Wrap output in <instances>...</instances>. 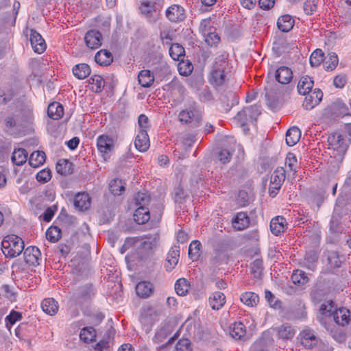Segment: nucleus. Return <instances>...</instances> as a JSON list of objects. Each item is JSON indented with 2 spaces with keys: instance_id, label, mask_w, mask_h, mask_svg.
Segmentation results:
<instances>
[{
  "instance_id": "obj_60",
  "label": "nucleus",
  "mask_w": 351,
  "mask_h": 351,
  "mask_svg": "<svg viewBox=\"0 0 351 351\" xmlns=\"http://www.w3.org/2000/svg\"><path fill=\"white\" fill-rule=\"evenodd\" d=\"M79 296L83 300L90 299L94 295V288L92 285H86L80 288Z\"/></svg>"
},
{
  "instance_id": "obj_22",
  "label": "nucleus",
  "mask_w": 351,
  "mask_h": 351,
  "mask_svg": "<svg viewBox=\"0 0 351 351\" xmlns=\"http://www.w3.org/2000/svg\"><path fill=\"white\" fill-rule=\"evenodd\" d=\"M95 60L99 65L106 66L111 64L113 61V56L108 50L101 49L96 53Z\"/></svg>"
},
{
  "instance_id": "obj_9",
  "label": "nucleus",
  "mask_w": 351,
  "mask_h": 351,
  "mask_svg": "<svg viewBox=\"0 0 351 351\" xmlns=\"http://www.w3.org/2000/svg\"><path fill=\"white\" fill-rule=\"evenodd\" d=\"M323 258L326 260L327 266L331 269L339 268L344 261V257L334 250H325Z\"/></svg>"
},
{
  "instance_id": "obj_8",
  "label": "nucleus",
  "mask_w": 351,
  "mask_h": 351,
  "mask_svg": "<svg viewBox=\"0 0 351 351\" xmlns=\"http://www.w3.org/2000/svg\"><path fill=\"white\" fill-rule=\"evenodd\" d=\"M23 250L24 261L27 265L32 266L39 265V261L41 260V253L37 247L29 246Z\"/></svg>"
},
{
  "instance_id": "obj_36",
  "label": "nucleus",
  "mask_w": 351,
  "mask_h": 351,
  "mask_svg": "<svg viewBox=\"0 0 351 351\" xmlns=\"http://www.w3.org/2000/svg\"><path fill=\"white\" fill-rule=\"evenodd\" d=\"M72 71L75 77L79 80H84L90 74L91 70L88 64L81 63L75 65Z\"/></svg>"
},
{
  "instance_id": "obj_50",
  "label": "nucleus",
  "mask_w": 351,
  "mask_h": 351,
  "mask_svg": "<svg viewBox=\"0 0 351 351\" xmlns=\"http://www.w3.org/2000/svg\"><path fill=\"white\" fill-rule=\"evenodd\" d=\"M338 62L339 58L337 55L334 52L330 53L324 61V69L327 71H332L337 67Z\"/></svg>"
},
{
  "instance_id": "obj_15",
  "label": "nucleus",
  "mask_w": 351,
  "mask_h": 351,
  "mask_svg": "<svg viewBox=\"0 0 351 351\" xmlns=\"http://www.w3.org/2000/svg\"><path fill=\"white\" fill-rule=\"evenodd\" d=\"M275 78L281 84H288L293 79V71L288 66H280L276 71Z\"/></svg>"
},
{
  "instance_id": "obj_57",
  "label": "nucleus",
  "mask_w": 351,
  "mask_h": 351,
  "mask_svg": "<svg viewBox=\"0 0 351 351\" xmlns=\"http://www.w3.org/2000/svg\"><path fill=\"white\" fill-rule=\"evenodd\" d=\"M324 53L320 49H315L310 56V64L312 66H317L324 61Z\"/></svg>"
},
{
  "instance_id": "obj_41",
  "label": "nucleus",
  "mask_w": 351,
  "mask_h": 351,
  "mask_svg": "<svg viewBox=\"0 0 351 351\" xmlns=\"http://www.w3.org/2000/svg\"><path fill=\"white\" fill-rule=\"evenodd\" d=\"M114 333L115 331L113 328L109 329L106 334V338L101 339L94 346V349L96 351H104L108 350L110 348V340L113 338Z\"/></svg>"
},
{
  "instance_id": "obj_56",
  "label": "nucleus",
  "mask_w": 351,
  "mask_h": 351,
  "mask_svg": "<svg viewBox=\"0 0 351 351\" xmlns=\"http://www.w3.org/2000/svg\"><path fill=\"white\" fill-rule=\"evenodd\" d=\"M285 166L290 171H292L293 174L297 172L298 167V160L295 155L293 153L289 152L285 158Z\"/></svg>"
},
{
  "instance_id": "obj_20",
  "label": "nucleus",
  "mask_w": 351,
  "mask_h": 351,
  "mask_svg": "<svg viewBox=\"0 0 351 351\" xmlns=\"http://www.w3.org/2000/svg\"><path fill=\"white\" fill-rule=\"evenodd\" d=\"M287 224L286 219L282 216H277L274 217L270 222L271 232L278 236L285 230V226Z\"/></svg>"
},
{
  "instance_id": "obj_14",
  "label": "nucleus",
  "mask_w": 351,
  "mask_h": 351,
  "mask_svg": "<svg viewBox=\"0 0 351 351\" xmlns=\"http://www.w3.org/2000/svg\"><path fill=\"white\" fill-rule=\"evenodd\" d=\"M134 145L136 149L141 152H146L149 149L150 143L147 131L138 130L134 141Z\"/></svg>"
},
{
  "instance_id": "obj_43",
  "label": "nucleus",
  "mask_w": 351,
  "mask_h": 351,
  "mask_svg": "<svg viewBox=\"0 0 351 351\" xmlns=\"http://www.w3.org/2000/svg\"><path fill=\"white\" fill-rule=\"evenodd\" d=\"M286 171L284 167H277L273 172L270 178V183L279 186H282L285 180Z\"/></svg>"
},
{
  "instance_id": "obj_16",
  "label": "nucleus",
  "mask_w": 351,
  "mask_h": 351,
  "mask_svg": "<svg viewBox=\"0 0 351 351\" xmlns=\"http://www.w3.org/2000/svg\"><path fill=\"white\" fill-rule=\"evenodd\" d=\"M301 344L306 348H312L317 343V339L313 330L304 329L300 334Z\"/></svg>"
},
{
  "instance_id": "obj_49",
  "label": "nucleus",
  "mask_w": 351,
  "mask_h": 351,
  "mask_svg": "<svg viewBox=\"0 0 351 351\" xmlns=\"http://www.w3.org/2000/svg\"><path fill=\"white\" fill-rule=\"evenodd\" d=\"M190 288V284L185 278H180L175 283V291L180 296L186 295Z\"/></svg>"
},
{
  "instance_id": "obj_62",
  "label": "nucleus",
  "mask_w": 351,
  "mask_h": 351,
  "mask_svg": "<svg viewBox=\"0 0 351 351\" xmlns=\"http://www.w3.org/2000/svg\"><path fill=\"white\" fill-rule=\"evenodd\" d=\"M51 171L49 169H43L37 173L36 178L38 182L45 184L51 180Z\"/></svg>"
},
{
  "instance_id": "obj_19",
  "label": "nucleus",
  "mask_w": 351,
  "mask_h": 351,
  "mask_svg": "<svg viewBox=\"0 0 351 351\" xmlns=\"http://www.w3.org/2000/svg\"><path fill=\"white\" fill-rule=\"evenodd\" d=\"M74 206L80 210H86L90 206V197L87 193L82 192L75 195Z\"/></svg>"
},
{
  "instance_id": "obj_42",
  "label": "nucleus",
  "mask_w": 351,
  "mask_h": 351,
  "mask_svg": "<svg viewBox=\"0 0 351 351\" xmlns=\"http://www.w3.org/2000/svg\"><path fill=\"white\" fill-rule=\"evenodd\" d=\"M46 160L45 153L43 151H36L31 154L29 158V164L33 167L42 165Z\"/></svg>"
},
{
  "instance_id": "obj_21",
  "label": "nucleus",
  "mask_w": 351,
  "mask_h": 351,
  "mask_svg": "<svg viewBox=\"0 0 351 351\" xmlns=\"http://www.w3.org/2000/svg\"><path fill=\"white\" fill-rule=\"evenodd\" d=\"M232 223L233 227L237 230H243L250 224V218L245 212L238 213L235 217L232 219Z\"/></svg>"
},
{
  "instance_id": "obj_52",
  "label": "nucleus",
  "mask_w": 351,
  "mask_h": 351,
  "mask_svg": "<svg viewBox=\"0 0 351 351\" xmlns=\"http://www.w3.org/2000/svg\"><path fill=\"white\" fill-rule=\"evenodd\" d=\"M21 313L12 310L5 318V326L8 330H10L11 327L15 324L16 322L21 320Z\"/></svg>"
},
{
  "instance_id": "obj_2",
  "label": "nucleus",
  "mask_w": 351,
  "mask_h": 351,
  "mask_svg": "<svg viewBox=\"0 0 351 351\" xmlns=\"http://www.w3.org/2000/svg\"><path fill=\"white\" fill-rule=\"evenodd\" d=\"M328 145L332 149L331 158L338 162H341L347 152L350 139L345 138L339 132L330 134L328 137Z\"/></svg>"
},
{
  "instance_id": "obj_3",
  "label": "nucleus",
  "mask_w": 351,
  "mask_h": 351,
  "mask_svg": "<svg viewBox=\"0 0 351 351\" xmlns=\"http://www.w3.org/2000/svg\"><path fill=\"white\" fill-rule=\"evenodd\" d=\"M3 254L7 258H15L24 250V241L15 234L5 236L1 241Z\"/></svg>"
},
{
  "instance_id": "obj_17",
  "label": "nucleus",
  "mask_w": 351,
  "mask_h": 351,
  "mask_svg": "<svg viewBox=\"0 0 351 351\" xmlns=\"http://www.w3.org/2000/svg\"><path fill=\"white\" fill-rule=\"evenodd\" d=\"M219 99L222 108L226 112L230 111L234 105L239 103V99L236 93L232 91L222 94Z\"/></svg>"
},
{
  "instance_id": "obj_64",
  "label": "nucleus",
  "mask_w": 351,
  "mask_h": 351,
  "mask_svg": "<svg viewBox=\"0 0 351 351\" xmlns=\"http://www.w3.org/2000/svg\"><path fill=\"white\" fill-rule=\"evenodd\" d=\"M232 156V152H230L228 149H221L217 153V158L222 164L228 163Z\"/></svg>"
},
{
  "instance_id": "obj_51",
  "label": "nucleus",
  "mask_w": 351,
  "mask_h": 351,
  "mask_svg": "<svg viewBox=\"0 0 351 351\" xmlns=\"http://www.w3.org/2000/svg\"><path fill=\"white\" fill-rule=\"evenodd\" d=\"M109 190L114 195H120L125 191V186L121 180L114 179L109 184Z\"/></svg>"
},
{
  "instance_id": "obj_1",
  "label": "nucleus",
  "mask_w": 351,
  "mask_h": 351,
  "mask_svg": "<svg viewBox=\"0 0 351 351\" xmlns=\"http://www.w3.org/2000/svg\"><path fill=\"white\" fill-rule=\"evenodd\" d=\"M228 55L223 53L217 56L213 63L212 70L210 75V82L215 86H221L228 81Z\"/></svg>"
},
{
  "instance_id": "obj_29",
  "label": "nucleus",
  "mask_w": 351,
  "mask_h": 351,
  "mask_svg": "<svg viewBox=\"0 0 351 351\" xmlns=\"http://www.w3.org/2000/svg\"><path fill=\"white\" fill-rule=\"evenodd\" d=\"M313 84L314 82L312 77L308 75L302 77L297 86L299 94L305 95L306 93H308L312 90Z\"/></svg>"
},
{
  "instance_id": "obj_23",
  "label": "nucleus",
  "mask_w": 351,
  "mask_h": 351,
  "mask_svg": "<svg viewBox=\"0 0 351 351\" xmlns=\"http://www.w3.org/2000/svg\"><path fill=\"white\" fill-rule=\"evenodd\" d=\"M295 21L289 14L280 16L277 21L278 28L282 32H289L294 26Z\"/></svg>"
},
{
  "instance_id": "obj_27",
  "label": "nucleus",
  "mask_w": 351,
  "mask_h": 351,
  "mask_svg": "<svg viewBox=\"0 0 351 351\" xmlns=\"http://www.w3.org/2000/svg\"><path fill=\"white\" fill-rule=\"evenodd\" d=\"M41 307L43 311L47 315L51 316L57 313L59 305L56 300L53 298H45L42 301Z\"/></svg>"
},
{
  "instance_id": "obj_38",
  "label": "nucleus",
  "mask_w": 351,
  "mask_h": 351,
  "mask_svg": "<svg viewBox=\"0 0 351 351\" xmlns=\"http://www.w3.org/2000/svg\"><path fill=\"white\" fill-rule=\"evenodd\" d=\"M278 336L282 339H291L295 335V330L288 324L277 328Z\"/></svg>"
},
{
  "instance_id": "obj_24",
  "label": "nucleus",
  "mask_w": 351,
  "mask_h": 351,
  "mask_svg": "<svg viewBox=\"0 0 351 351\" xmlns=\"http://www.w3.org/2000/svg\"><path fill=\"white\" fill-rule=\"evenodd\" d=\"M47 115L53 120H59L64 115L63 106L59 102H52L47 108Z\"/></svg>"
},
{
  "instance_id": "obj_10",
  "label": "nucleus",
  "mask_w": 351,
  "mask_h": 351,
  "mask_svg": "<svg viewBox=\"0 0 351 351\" xmlns=\"http://www.w3.org/2000/svg\"><path fill=\"white\" fill-rule=\"evenodd\" d=\"M166 16L171 22H180L184 20L185 10L181 5H172L166 10Z\"/></svg>"
},
{
  "instance_id": "obj_5",
  "label": "nucleus",
  "mask_w": 351,
  "mask_h": 351,
  "mask_svg": "<svg viewBox=\"0 0 351 351\" xmlns=\"http://www.w3.org/2000/svg\"><path fill=\"white\" fill-rule=\"evenodd\" d=\"M261 114V110L258 106L254 105L244 108L237 113V119L241 123L243 126L249 123L256 121L257 117Z\"/></svg>"
},
{
  "instance_id": "obj_44",
  "label": "nucleus",
  "mask_w": 351,
  "mask_h": 351,
  "mask_svg": "<svg viewBox=\"0 0 351 351\" xmlns=\"http://www.w3.org/2000/svg\"><path fill=\"white\" fill-rule=\"evenodd\" d=\"M169 52L171 58L178 61L182 60L185 55L184 47L178 43L171 44Z\"/></svg>"
},
{
  "instance_id": "obj_28",
  "label": "nucleus",
  "mask_w": 351,
  "mask_h": 351,
  "mask_svg": "<svg viewBox=\"0 0 351 351\" xmlns=\"http://www.w3.org/2000/svg\"><path fill=\"white\" fill-rule=\"evenodd\" d=\"M225 302L226 296L222 292L215 291L209 297V304L213 310H219Z\"/></svg>"
},
{
  "instance_id": "obj_47",
  "label": "nucleus",
  "mask_w": 351,
  "mask_h": 351,
  "mask_svg": "<svg viewBox=\"0 0 351 351\" xmlns=\"http://www.w3.org/2000/svg\"><path fill=\"white\" fill-rule=\"evenodd\" d=\"M202 244L197 240L193 241L189 247V257L192 261H197L201 254Z\"/></svg>"
},
{
  "instance_id": "obj_6",
  "label": "nucleus",
  "mask_w": 351,
  "mask_h": 351,
  "mask_svg": "<svg viewBox=\"0 0 351 351\" xmlns=\"http://www.w3.org/2000/svg\"><path fill=\"white\" fill-rule=\"evenodd\" d=\"M201 119L200 111L195 104L190 106L189 108L181 110L178 114L179 121L185 124L193 121L199 122Z\"/></svg>"
},
{
  "instance_id": "obj_26",
  "label": "nucleus",
  "mask_w": 351,
  "mask_h": 351,
  "mask_svg": "<svg viewBox=\"0 0 351 351\" xmlns=\"http://www.w3.org/2000/svg\"><path fill=\"white\" fill-rule=\"evenodd\" d=\"M150 217L149 209L146 206L137 207L134 213V219L138 224H145Z\"/></svg>"
},
{
  "instance_id": "obj_4",
  "label": "nucleus",
  "mask_w": 351,
  "mask_h": 351,
  "mask_svg": "<svg viewBox=\"0 0 351 351\" xmlns=\"http://www.w3.org/2000/svg\"><path fill=\"white\" fill-rule=\"evenodd\" d=\"M97 149L105 161L110 159L114 149V141L108 135L102 134L97 138Z\"/></svg>"
},
{
  "instance_id": "obj_32",
  "label": "nucleus",
  "mask_w": 351,
  "mask_h": 351,
  "mask_svg": "<svg viewBox=\"0 0 351 351\" xmlns=\"http://www.w3.org/2000/svg\"><path fill=\"white\" fill-rule=\"evenodd\" d=\"M153 285L150 282L141 281L136 286V294L143 298H148L153 291Z\"/></svg>"
},
{
  "instance_id": "obj_37",
  "label": "nucleus",
  "mask_w": 351,
  "mask_h": 351,
  "mask_svg": "<svg viewBox=\"0 0 351 351\" xmlns=\"http://www.w3.org/2000/svg\"><path fill=\"white\" fill-rule=\"evenodd\" d=\"M246 333V327L241 322H234L230 327V335L231 337L235 339H241L245 335Z\"/></svg>"
},
{
  "instance_id": "obj_25",
  "label": "nucleus",
  "mask_w": 351,
  "mask_h": 351,
  "mask_svg": "<svg viewBox=\"0 0 351 351\" xmlns=\"http://www.w3.org/2000/svg\"><path fill=\"white\" fill-rule=\"evenodd\" d=\"M158 239L159 234L157 232L144 235L141 239V246L145 250H152L156 246Z\"/></svg>"
},
{
  "instance_id": "obj_40",
  "label": "nucleus",
  "mask_w": 351,
  "mask_h": 351,
  "mask_svg": "<svg viewBox=\"0 0 351 351\" xmlns=\"http://www.w3.org/2000/svg\"><path fill=\"white\" fill-rule=\"evenodd\" d=\"M317 254L315 252L311 250L306 253L303 264L304 266L307 269L311 271H314L317 267Z\"/></svg>"
},
{
  "instance_id": "obj_63",
  "label": "nucleus",
  "mask_w": 351,
  "mask_h": 351,
  "mask_svg": "<svg viewBox=\"0 0 351 351\" xmlns=\"http://www.w3.org/2000/svg\"><path fill=\"white\" fill-rule=\"evenodd\" d=\"M303 9L306 14L312 15L317 9V0H306L303 5Z\"/></svg>"
},
{
  "instance_id": "obj_33",
  "label": "nucleus",
  "mask_w": 351,
  "mask_h": 351,
  "mask_svg": "<svg viewBox=\"0 0 351 351\" xmlns=\"http://www.w3.org/2000/svg\"><path fill=\"white\" fill-rule=\"evenodd\" d=\"M301 132L298 127H291L286 132L285 141L288 146L295 145L300 140Z\"/></svg>"
},
{
  "instance_id": "obj_13",
  "label": "nucleus",
  "mask_w": 351,
  "mask_h": 351,
  "mask_svg": "<svg viewBox=\"0 0 351 351\" xmlns=\"http://www.w3.org/2000/svg\"><path fill=\"white\" fill-rule=\"evenodd\" d=\"M180 252V250L179 245L173 246L169 251L167 256L166 262L165 263V267L167 271H172V269H173L177 265L179 261Z\"/></svg>"
},
{
  "instance_id": "obj_54",
  "label": "nucleus",
  "mask_w": 351,
  "mask_h": 351,
  "mask_svg": "<svg viewBox=\"0 0 351 351\" xmlns=\"http://www.w3.org/2000/svg\"><path fill=\"white\" fill-rule=\"evenodd\" d=\"M151 200L149 194L147 192H138L136 194L134 201L136 206L147 207Z\"/></svg>"
},
{
  "instance_id": "obj_34",
  "label": "nucleus",
  "mask_w": 351,
  "mask_h": 351,
  "mask_svg": "<svg viewBox=\"0 0 351 351\" xmlns=\"http://www.w3.org/2000/svg\"><path fill=\"white\" fill-rule=\"evenodd\" d=\"M139 84L144 88L150 87L154 82V76L149 70H142L138 75Z\"/></svg>"
},
{
  "instance_id": "obj_12",
  "label": "nucleus",
  "mask_w": 351,
  "mask_h": 351,
  "mask_svg": "<svg viewBox=\"0 0 351 351\" xmlns=\"http://www.w3.org/2000/svg\"><path fill=\"white\" fill-rule=\"evenodd\" d=\"M30 43L35 53L40 54L46 49V43L41 35L35 29L30 31Z\"/></svg>"
},
{
  "instance_id": "obj_58",
  "label": "nucleus",
  "mask_w": 351,
  "mask_h": 351,
  "mask_svg": "<svg viewBox=\"0 0 351 351\" xmlns=\"http://www.w3.org/2000/svg\"><path fill=\"white\" fill-rule=\"evenodd\" d=\"M330 229L335 233L342 232L343 227L341 225V217L339 215L333 214L330 221Z\"/></svg>"
},
{
  "instance_id": "obj_35",
  "label": "nucleus",
  "mask_w": 351,
  "mask_h": 351,
  "mask_svg": "<svg viewBox=\"0 0 351 351\" xmlns=\"http://www.w3.org/2000/svg\"><path fill=\"white\" fill-rule=\"evenodd\" d=\"M88 83L90 85L89 89L96 93H101L105 86L104 78L99 75L91 76L88 80Z\"/></svg>"
},
{
  "instance_id": "obj_46",
  "label": "nucleus",
  "mask_w": 351,
  "mask_h": 351,
  "mask_svg": "<svg viewBox=\"0 0 351 351\" xmlns=\"http://www.w3.org/2000/svg\"><path fill=\"white\" fill-rule=\"evenodd\" d=\"M96 337V330L92 326L83 328L80 333V339L85 343H90Z\"/></svg>"
},
{
  "instance_id": "obj_18",
  "label": "nucleus",
  "mask_w": 351,
  "mask_h": 351,
  "mask_svg": "<svg viewBox=\"0 0 351 351\" xmlns=\"http://www.w3.org/2000/svg\"><path fill=\"white\" fill-rule=\"evenodd\" d=\"M334 321L340 326H345L349 324L350 321V311L346 308H335L332 313Z\"/></svg>"
},
{
  "instance_id": "obj_31",
  "label": "nucleus",
  "mask_w": 351,
  "mask_h": 351,
  "mask_svg": "<svg viewBox=\"0 0 351 351\" xmlns=\"http://www.w3.org/2000/svg\"><path fill=\"white\" fill-rule=\"evenodd\" d=\"M28 158V152L23 148L14 149L11 156L13 164L21 166L26 162Z\"/></svg>"
},
{
  "instance_id": "obj_55",
  "label": "nucleus",
  "mask_w": 351,
  "mask_h": 351,
  "mask_svg": "<svg viewBox=\"0 0 351 351\" xmlns=\"http://www.w3.org/2000/svg\"><path fill=\"white\" fill-rule=\"evenodd\" d=\"M199 31L202 36H205L210 32L215 31V28L213 27V22L210 18L202 20L199 26Z\"/></svg>"
},
{
  "instance_id": "obj_11",
  "label": "nucleus",
  "mask_w": 351,
  "mask_h": 351,
  "mask_svg": "<svg viewBox=\"0 0 351 351\" xmlns=\"http://www.w3.org/2000/svg\"><path fill=\"white\" fill-rule=\"evenodd\" d=\"M101 34L95 29L88 31L84 37L86 46L92 49H97L101 45Z\"/></svg>"
},
{
  "instance_id": "obj_53",
  "label": "nucleus",
  "mask_w": 351,
  "mask_h": 351,
  "mask_svg": "<svg viewBox=\"0 0 351 351\" xmlns=\"http://www.w3.org/2000/svg\"><path fill=\"white\" fill-rule=\"evenodd\" d=\"M72 164L66 159L60 160L56 165L57 172L61 175H68L71 173Z\"/></svg>"
},
{
  "instance_id": "obj_7",
  "label": "nucleus",
  "mask_w": 351,
  "mask_h": 351,
  "mask_svg": "<svg viewBox=\"0 0 351 351\" xmlns=\"http://www.w3.org/2000/svg\"><path fill=\"white\" fill-rule=\"evenodd\" d=\"M322 97L323 93L320 89L315 88L313 91L311 90V92L305 95V98L302 103L303 108L307 110L313 109L319 104Z\"/></svg>"
},
{
  "instance_id": "obj_30",
  "label": "nucleus",
  "mask_w": 351,
  "mask_h": 351,
  "mask_svg": "<svg viewBox=\"0 0 351 351\" xmlns=\"http://www.w3.org/2000/svg\"><path fill=\"white\" fill-rule=\"evenodd\" d=\"M335 302L332 300H328V301H326L325 302H324L320 306V308H319V312H320L321 315L317 316V319H319L320 323H322V324L324 323L323 321L324 317H322V316H324L326 317H331L335 311Z\"/></svg>"
},
{
  "instance_id": "obj_48",
  "label": "nucleus",
  "mask_w": 351,
  "mask_h": 351,
  "mask_svg": "<svg viewBox=\"0 0 351 351\" xmlns=\"http://www.w3.org/2000/svg\"><path fill=\"white\" fill-rule=\"evenodd\" d=\"M47 239L56 243L61 238V228L58 226H51L46 231Z\"/></svg>"
},
{
  "instance_id": "obj_61",
  "label": "nucleus",
  "mask_w": 351,
  "mask_h": 351,
  "mask_svg": "<svg viewBox=\"0 0 351 351\" xmlns=\"http://www.w3.org/2000/svg\"><path fill=\"white\" fill-rule=\"evenodd\" d=\"M291 280L295 285H304L307 282L308 277L304 271L298 269L292 274Z\"/></svg>"
},
{
  "instance_id": "obj_45",
  "label": "nucleus",
  "mask_w": 351,
  "mask_h": 351,
  "mask_svg": "<svg viewBox=\"0 0 351 351\" xmlns=\"http://www.w3.org/2000/svg\"><path fill=\"white\" fill-rule=\"evenodd\" d=\"M264 267L262 258L255 259L250 265L251 274L254 278L261 279L263 275Z\"/></svg>"
},
{
  "instance_id": "obj_39",
  "label": "nucleus",
  "mask_w": 351,
  "mask_h": 351,
  "mask_svg": "<svg viewBox=\"0 0 351 351\" xmlns=\"http://www.w3.org/2000/svg\"><path fill=\"white\" fill-rule=\"evenodd\" d=\"M240 300L245 305L253 307L258 303L259 297L254 292L246 291L241 295Z\"/></svg>"
},
{
  "instance_id": "obj_59",
  "label": "nucleus",
  "mask_w": 351,
  "mask_h": 351,
  "mask_svg": "<svg viewBox=\"0 0 351 351\" xmlns=\"http://www.w3.org/2000/svg\"><path fill=\"white\" fill-rule=\"evenodd\" d=\"M206 43L210 47H217L221 41L219 35L214 32H210L209 34L203 36Z\"/></svg>"
}]
</instances>
